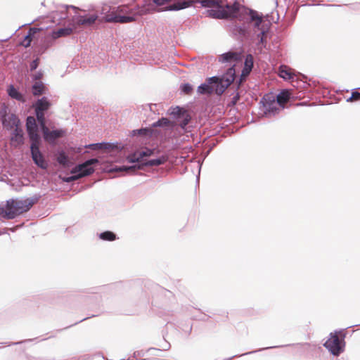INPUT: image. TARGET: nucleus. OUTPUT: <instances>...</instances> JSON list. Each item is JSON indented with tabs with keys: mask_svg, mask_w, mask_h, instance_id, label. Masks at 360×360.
I'll list each match as a JSON object with an SVG mask.
<instances>
[{
	"mask_svg": "<svg viewBox=\"0 0 360 360\" xmlns=\"http://www.w3.org/2000/svg\"><path fill=\"white\" fill-rule=\"evenodd\" d=\"M25 127L30 143L41 141L36 118L27 116Z\"/></svg>",
	"mask_w": 360,
	"mask_h": 360,
	"instance_id": "ddd939ff",
	"label": "nucleus"
},
{
	"mask_svg": "<svg viewBox=\"0 0 360 360\" xmlns=\"http://www.w3.org/2000/svg\"><path fill=\"white\" fill-rule=\"evenodd\" d=\"M346 7L348 8V11H358L360 8V4L359 3H354L346 5Z\"/></svg>",
	"mask_w": 360,
	"mask_h": 360,
	"instance_id": "ea45409f",
	"label": "nucleus"
},
{
	"mask_svg": "<svg viewBox=\"0 0 360 360\" xmlns=\"http://www.w3.org/2000/svg\"><path fill=\"white\" fill-rule=\"evenodd\" d=\"M292 98L291 92L288 89H283L276 96L272 94H265L261 99L263 112L266 117H271L278 115L285 108V103Z\"/></svg>",
	"mask_w": 360,
	"mask_h": 360,
	"instance_id": "39448f33",
	"label": "nucleus"
},
{
	"mask_svg": "<svg viewBox=\"0 0 360 360\" xmlns=\"http://www.w3.org/2000/svg\"><path fill=\"white\" fill-rule=\"evenodd\" d=\"M56 160L57 162L63 167H68L70 165L69 157L63 150H58L56 152Z\"/></svg>",
	"mask_w": 360,
	"mask_h": 360,
	"instance_id": "4be33fe9",
	"label": "nucleus"
},
{
	"mask_svg": "<svg viewBox=\"0 0 360 360\" xmlns=\"http://www.w3.org/2000/svg\"><path fill=\"white\" fill-rule=\"evenodd\" d=\"M34 21L31 22H29L27 23V25H31Z\"/></svg>",
	"mask_w": 360,
	"mask_h": 360,
	"instance_id": "5fc2aeb1",
	"label": "nucleus"
},
{
	"mask_svg": "<svg viewBox=\"0 0 360 360\" xmlns=\"http://www.w3.org/2000/svg\"><path fill=\"white\" fill-rule=\"evenodd\" d=\"M73 32L72 27H60L56 30H53L51 32V37L49 41H46L40 49V52L44 53L48 48L52 45V41L61 37H65L71 34Z\"/></svg>",
	"mask_w": 360,
	"mask_h": 360,
	"instance_id": "2eb2a0df",
	"label": "nucleus"
},
{
	"mask_svg": "<svg viewBox=\"0 0 360 360\" xmlns=\"http://www.w3.org/2000/svg\"><path fill=\"white\" fill-rule=\"evenodd\" d=\"M345 333L342 330L335 331L330 333V338L325 342L323 346L333 355L339 356L345 347Z\"/></svg>",
	"mask_w": 360,
	"mask_h": 360,
	"instance_id": "9d476101",
	"label": "nucleus"
},
{
	"mask_svg": "<svg viewBox=\"0 0 360 360\" xmlns=\"http://www.w3.org/2000/svg\"><path fill=\"white\" fill-rule=\"evenodd\" d=\"M240 94L238 92H237L235 95H233V98H231V104L232 105H236V103L240 100Z\"/></svg>",
	"mask_w": 360,
	"mask_h": 360,
	"instance_id": "79ce46f5",
	"label": "nucleus"
},
{
	"mask_svg": "<svg viewBox=\"0 0 360 360\" xmlns=\"http://www.w3.org/2000/svg\"><path fill=\"white\" fill-rule=\"evenodd\" d=\"M243 20V26L234 27L233 34L243 39L256 41V46L260 53L264 49H267V39L270 37V22L264 20L262 14L251 8L245 9Z\"/></svg>",
	"mask_w": 360,
	"mask_h": 360,
	"instance_id": "f257e3e1",
	"label": "nucleus"
},
{
	"mask_svg": "<svg viewBox=\"0 0 360 360\" xmlns=\"http://www.w3.org/2000/svg\"><path fill=\"white\" fill-rule=\"evenodd\" d=\"M213 80H215V77L207 78L205 83L201 84L198 87V93L202 95H211L213 94V89H212V81Z\"/></svg>",
	"mask_w": 360,
	"mask_h": 360,
	"instance_id": "412c9836",
	"label": "nucleus"
},
{
	"mask_svg": "<svg viewBox=\"0 0 360 360\" xmlns=\"http://www.w3.org/2000/svg\"><path fill=\"white\" fill-rule=\"evenodd\" d=\"M0 120L3 127L7 130L13 129L14 127L20 124L18 117L14 112H12L5 103L0 105Z\"/></svg>",
	"mask_w": 360,
	"mask_h": 360,
	"instance_id": "9b49d317",
	"label": "nucleus"
},
{
	"mask_svg": "<svg viewBox=\"0 0 360 360\" xmlns=\"http://www.w3.org/2000/svg\"><path fill=\"white\" fill-rule=\"evenodd\" d=\"M141 352H139V351H138V352H134V356H140V355H141Z\"/></svg>",
	"mask_w": 360,
	"mask_h": 360,
	"instance_id": "49530a36",
	"label": "nucleus"
},
{
	"mask_svg": "<svg viewBox=\"0 0 360 360\" xmlns=\"http://www.w3.org/2000/svg\"><path fill=\"white\" fill-rule=\"evenodd\" d=\"M83 321H85V319H81L80 322H82Z\"/></svg>",
	"mask_w": 360,
	"mask_h": 360,
	"instance_id": "603ef678",
	"label": "nucleus"
},
{
	"mask_svg": "<svg viewBox=\"0 0 360 360\" xmlns=\"http://www.w3.org/2000/svg\"><path fill=\"white\" fill-rule=\"evenodd\" d=\"M83 321H85V319H81L80 322H82Z\"/></svg>",
	"mask_w": 360,
	"mask_h": 360,
	"instance_id": "864d4df0",
	"label": "nucleus"
},
{
	"mask_svg": "<svg viewBox=\"0 0 360 360\" xmlns=\"http://www.w3.org/2000/svg\"><path fill=\"white\" fill-rule=\"evenodd\" d=\"M167 161L166 156L162 155L157 158L150 159L148 161H145L143 164H136L133 165H122L115 166L110 169L111 172H125L132 173L136 170L143 169L145 167H153L160 166L165 164Z\"/></svg>",
	"mask_w": 360,
	"mask_h": 360,
	"instance_id": "1a4fd4ad",
	"label": "nucleus"
},
{
	"mask_svg": "<svg viewBox=\"0 0 360 360\" xmlns=\"http://www.w3.org/2000/svg\"><path fill=\"white\" fill-rule=\"evenodd\" d=\"M173 123L167 118L162 117L152 124L153 128L143 127L131 131L132 136H142L144 138L162 137L163 131L170 130L173 128Z\"/></svg>",
	"mask_w": 360,
	"mask_h": 360,
	"instance_id": "423d86ee",
	"label": "nucleus"
},
{
	"mask_svg": "<svg viewBox=\"0 0 360 360\" xmlns=\"http://www.w3.org/2000/svg\"><path fill=\"white\" fill-rule=\"evenodd\" d=\"M8 95L18 101L24 103L25 98L22 93H20L13 84L8 86L7 89Z\"/></svg>",
	"mask_w": 360,
	"mask_h": 360,
	"instance_id": "b1692460",
	"label": "nucleus"
},
{
	"mask_svg": "<svg viewBox=\"0 0 360 360\" xmlns=\"http://www.w3.org/2000/svg\"><path fill=\"white\" fill-rule=\"evenodd\" d=\"M39 64V58H37L36 59L33 60L30 64V71L32 72V71L35 70L38 68Z\"/></svg>",
	"mask_w": 360,
	"mask_h": 360,
	"instance_id": "a19ab883",
	"label": "nucleus"
},
{
	"mask_svg": "<svg viewBox=\"0 0 360 360\" xmlns=\"http://www.w3.org/2000/svg\"><path fill=\"white\" fill-rule=\"evenodd\" d=\"M11 141L15 146H19L24 143L23 131L19 126L14 127L11 136Z\"/></svg>",
	"mask_w": 360,
	"mask_h": 360,
	"instance_id": "6ab92c4d",
	"label": "nucleus"
},
{
	"mask_svg": "<svg viewBox=\"0 0 360 360\" xmlns=\"http://www.w3.org/2000/svg\"><path fill=\"white\" fill-rule=\"evenodd\" d=\"M35 116L39 127H40L41 131L43 134L44 131H46V130L49 129L46 124L45 115L38 112L35 114Z\"/></svg>",
	"mask_w": 360,
	"mask_h": 360,
	"instance_id": "cd10ccee",
	"label": "nucleus"
},
{
	"mask_svg": "<svg viewBox=\"0 0 360 360\" xmlns=\"http://www.w3.org/2000/svg\"><path fill=\"white\" fill-rule=\"evenodd\" d=\"M32 91L34 96H39L44 94L46 91V86L43 82L41 81L35 82L32 86Z\"/></svg>",
	"mask_w": 360,
	"mask_h": 360,
	"instance_id": "393cba45",
	"label": "nucleus"
},
{
	"mask_svg": "<svg viewBox=\"0 0 360 360\" xmlns=\"http://www.w3.org/2000/svg\"><path fill=\"white\" fill-rule=\"evenodd\" d=\"M24 25H21V26H18V30H18L21 27H22V26H24Z\"/></svg>",
	"mask_w": 360,
	"mask_h": 360,
	"instance_id": "8fccbe9b",
	"label": "nucleus"
},
{
	"mask_svg": "<svg viewBox=\"0 0 360 360\" xmlns=\"http://www.w3.org/2000/svg\"><path fill=\"white\" fill-rule=\"evenodd\" d=\"M65 134V130L62 129H53L50 131L49 129L44 131V139L49 143H54L55 141L60 137H63Z\"/></svg>",
	"mask_w": 360,
	"mask_h": 360,
	"instance_id": "f3484780",
	"label": "nucleus"
},
{
	"mask_svg": "<svg viewBox=\"0 0 360 360\" xmlns=\"http://www.w3.org/2000/svg\"><path fill=\"white\" fill-rule=\"evenodd\" d=\"M41 195L36 194L25 199H9L5 205H0V215L6 219H13L28 212L40 199Z\"/></svg>",
	"mask_w": 360,
	"mask_h": 360,
	"instance_id": "20e7f679",
	"label": "nucleus"
},
{
	"mask_svg": "<svg viewBox=\"0 0 360 360\" xmlns=\"http://www.w3.org/2000/svg\"><path fill=\"white\" fill-rule=\"evenodd\" d=\"M98 236L100 239L106 241H113L117 238L116 234L110 231L101 232Z\"/></svg>",
	"mask_w": 360,
	"mask_h": 360,
	"instance_id": "c85d7f7f",
	"label": "nucleus"
},
{
	"mask_svg": "<svg viewBox=\"0 0 360 360\" xmlns=\"http://www.w3.org/2000/svg\"><path fill=\"white\" fill-rule=\"evenodd\" d=\"M254 65V58L251 54H248L245 58L243 68L252 70Z\"/></svg>",
	"mask_w": 360,
	"mask_h": 360,
	"instance_id": "f704fd0d",
	"label": "nucleus"
},
{
	"mask_svg": "<svg viewBox=\"0 0 360 360\" xmlns=\"http://www.w3.org/2000/svg\"><path fill=\"white\" fill-rule=\"evenodd\" d=\"M360 88H356L352 90L349 96H345V98L347 102L357 101L360 100V92L359 90Z\"/></svg>",
	"mask_w": 360,
	"mask_h": 360,
	"instance_id": "473e14b6",
	"label": "nucleus"
},
{
	"mask_svg": "<svg viewBox=\"0 0 360 360\" xmlns=\"http://www.w3.org/2000/svg\"><path fill=\"white\" fill-rule=\"evenodd\" d=\"M235 67L236 65L233 64L221 77H215V80L212 81L213 93L217 95H221L226 89L233 82L236 78Z\"/></svg>",
	"mask_w": 360,
	"mask_h": 360,
	"instance_id": "0eeeda50",
	"label": "nucleus"
},
{
	"mask_svg": "<svg viewBox=\"0 0 360 360\" xmlns=\"http://www.w3.org/2000/svg\"><path fill=\"white\" fill-rule=\"evenodd\" d=\"M42 77H43V73L40 70V71L36 72V74L33 76V79L36 81H39L42 78Z\"/></svg>",
	"mask_w": 360,
	"mask_h": 360,
	"instance_id": "37998d69",
	"label": "nucleus"
},
{
	"mask_svg": "<svg viewBox=\"0 0 360 360\" xmlns=\"http://www.w3.org/2000/svg\"><path fill=\"white\" fill-rule=\"evenodd\" d=\"M69 8L76 10L77 7L75 6L60 5L57 8V10L52 13L51 15V21L53 23L60 25L63 22L68 18V10Z\"/></svg>",
	"mask_w": 360,
	"mask_h": 360,
	"instance_id": "4468645a",
	"label": "nucleus"
},
{
	"mask_svg": "<svg viewBox=\"0 0 360 360\" xmlns=\"http://www.w3.org/2000/svg\"><path fill=\"white\" fill-rule=\"evenodd\" d=\"M180 90L184 94L189 95L193 92V87L189 83H184L181 84Z\"/></svg>",
	"mask_w": 360,
	"mask_h": 360,
	"instance_id": "c9c22d12",
	"label": "nucleus"
},
{
	"mask_svg": "<svg viewBox=\"0 0 360 360\" xmlns=\"http://www.w3.org/2000/svg\"><path fill=\"white\" fill-rule=\"evenodd\" d=\"M41 141L30 143L31 156L34 164L42 169H46L48 163L39 149Z\"/></svg>",
	"mask_w": 360,
	"mask_h": 360,
	"instance_id": "f8f14e48",
	"label": "nucleus"
},
{
	"mask_svg": "<svg viewBox=\"0 0 360 360\" xmlns=\"http://www.w3.org/2000/svg\"><path fill=\"white\" fill-rule=\"evenodd\" d=\"M170 114L178 120L187 115L188 112L184 108L176 106L171 110Z\"/></svg>",
	"mask_w": 360,
	"mask_h": 360,
	"instance_id": "7c9ffc66",
	"label": "nucleus"
},
{
	"mask_svg": "<svg viewBox=\"0 0 360 360\" xmlns=\"http://www.w3.org/2000/svg\"><path fill=\"white\" fill-rule=\"evenodd\" d=\"M199 3L207 10L208 16L215 19L237 18L240 13L238 0H172L165 11H180Z\"/></svg>",
	"mask_w": 360,
	"mask_h": 360,
	"instance_id": "f03ea898",
	"label": "nucleus"
},
{
	"mask_svg": "<svg viewBox=\"0 0 360 360\" xmlns=\"http://www.w3.org/2000/svg\"><path fill=\"white\" fill-rule=\"evenodd\" d=\"M95 146H97L98 150H115L119 148L117 143H110V142H101L96 143Z\"/></svg>",
	"mask_w": 360,
	"mask_h": 360,
	"instance_id": "a878e982",
	"label": "nucleus"
},
{
	"mask_svg": "<svg viewBox=\"0 0 360 360\" xmlns=\"http://www.w3.org/2000/svg\"><path fill=\"white\" fill-rule=\"evenodd\" d=\"M172 3V0H144V3L142 6H146L148 9V13L150 10L153 9L155 6L165 7Z\"/></svg>",
	"mask_w": 360,
	"mask_h": 360,
	"instance_id": "5701e85b",
	"label": "nucleus"
},
{
	"mask_svg": "<svg viewBox=\"0 0 360 360\" xmlns=\"http://www.w3.org/2000/svg\"><path fill=\"white\" fill-rule=\"evenodd\" d=\"M278 75L284 79H290L292 78V75L290 70L286 66L281 65L278 69Z\"/></svg>",
	"mask_w": 360,
	"mask_h": 360,
	"instance_id": "c756f323",
	"label": "nucleus"
},
{
	"mask_svg": "<svg viewBox=\"0 0 360 360\" xmlns=\"http://www.w3.org/2000/svg\"><path fill=\"white\" fill-rule=\"evenodd\" d=\"M127 160L129 162L134 163V165L143 164V162H144L141 161V158H139V151L135 152L131 154H129L127 157Z\"/></svg>",
	"mask_w": 360,
	"mask_h": 360,
	"instance_id": "2f4dec72",
	"label": "nucleus"
},
{
	"mask_svg": "<svg viewBox=\"0 0 360 360\" xmlns=\"http://www.w3.org/2000/svg\"><path fill=\"white\" fill-rule=\"evenodd\" d=\"M81 150H82V148H78V149H77V153H80V152H81Z\"/></svg>",
	"mask_w": 360,
	"mask_h": 360,
	"instance_id": "09e8293b",
	"label": "nucleus"
},
{
	"mask_svg": "<svg viewBox=\"0 0 360 360\" xmlns=\"http://www.w3.org/2000/svg\"><path fill=\"white\" fill-rule=\"evenodd\" d=\"M94 145H96V143H91L89 145H86L84 147L86 148H90L94 150H98V148L97 147V146H94Z\"/></svg>",
	"mask_w": 360,
	"mask_h": 360,
	"instance_id": "c03bdc74",
	"label": "nucleus"
},
{
	"mask_svg": "<svg viewBox=\"0 0 360 360\" xmlns=\"http://www.w3.org/2000/svg\"><path fill=\"white\" fill-rule=\"evenodd\" d=\"M191 120V116L187 114L185 116H182L181 119H178L179 126L182 129H185Z\"/></svg>",
	"mask_w": 360,
	"mask_h": 360,
	"instance_id": "e433bc0d",
	"label": "nucleus"
},
{
	"mask_svg": "<svg viewBox=\"0 0 360 360\" xmlns=\"http://www.w3.org/2000/svg\"><path fill=\"white\" fill-rule=\"evenodd\" d=\"M153 153V150L149 148H146L143 150L139 151V158L142 160L144 157H149Z\"/></svg>",
	"mask_w": 360,
	"mask_h": 360,
	"instance_id": "58836bf2",
	"label": "nucleus"
},
{
	"mask_svg": "<svg viewBox=\"0 0 360 360\" xmlns=\"http://www.w3.org/2000/svg\"><path fill=\"white\" fill-rule=\"evenodd\" d=\"M136 0L133 4H122L116 8V11L107 13L103 17L108 22L127 23L136 20V16L148 13L146 6L136 4Z\"/></svg>",
	"mask_w": 360,
	"mask_h": 360,
	"instance_id": "7ed1b4c3",
	"label": "nucleus"
},
{
	"mask_svg": "<svg viewBox=\"0 0 360 360\" xmlns=\"http://www.w3.org/2000/svg\"><path fill=\"white\" fill-rule=\"evenodd\" d=\"M160 347H161V349H156L154 347L149 348L148 352L160 351V350L167 351V350L169 349L170 344L168 342H167L166 340H164L163 342L160 345Z\"/></svg>",
	"mask_w": 360,
	"mask_h": 360,
	"instance_id": "4c0bfd02",
	"label": "nucleus"
},
{
	"mask_svg": "<svg viewBox=\"0 0 360 360\" xmlns=\"http://www.w3.org/2000/svg\"><path fill=\"white\" fill-rule=\"evenodd\" d=\"M327 6H340V5H336V4H327Z\"/></svg>",
	"mask_w": 360,
	"mask_h": 360,
	"instance_id": "de8ad7c7",
	"label": "nucleus"
},
{
	"mask_svg": "<svg viewBox=\"0 0 360 360\" xmlns=\"http://www.w3.org/2000/svg\"><path fill=\"white\" fill-rule=\"evenodd\" d=\"M35 32H36L35 28L30 29L27 32V34L24 37V39H23L22 41L20 43V44L25 48L30 47L31 45L32 37Z\"/></svg>",
	"mask_w": 360,
	"mask_h": 360,
	"instance_id": "bb28decb",
	"label": "nucleus"
},
{
	"mask_svg": "<svg viewBox=\"0 0 360 360\" xmlns=\"http://www.w3.org/2000/svg\"><path fill=\"white\" fill-rule=\"evenodd\" d=\"M51 103L46 96H43L42 98H39L33 104V108L34 109L35 114L38 112L44 114L45 112L49 109Z\"/></svg>",
	"mask_w": 360,
	"mask_h": 360,
	"instance_id": "a211bd4d",
	"label": "nucleus"
},
{
	"mask_svg": "<svg viewBox=\"0 0 360 360\" xmlns=\"http://www.w3.org/2000/svg\"><path fill=\"white\" fill-rule=\"evenodd\" d=\"M98 18L97 15H91L89 16L79 15L74 20L75 23L77 25L89 26L93 25Z\"/></svg>",
	"mask_w": 360,
	"mask_h": 360,
	"instance_id": "aec40b11",
	"label": "nucleus"
},
{
	"mask_svg": "<svg viewBox=\"0 0 360 360\" xmlns=\"http://www.w3.org/2000/svg\"><path fill=\"white\" fill-rule=\"evenodd\" d=\"M33 339H28V340H23V341H19V342H12L11 344H9L8 345H20V344H22V342H31L32 341Z\"/></svg>",
	"mask_w": 360,
	"mask_h": 360,
	"instance_id": "a18cd8bd",
	"label": "nucleus"
},
{
	"mask_svg": "<svg viewBox=\"0 0 360 360\" xmlns=\"http://www.w3.org/2000/svg\"><path fill=\"white\" fill-rule=\"evenodd\" d=\"M243 54L241 51H229L219 56V62L221 63H236L242 61Z\"/></svg>",
	"mask_w": 360,
	"mask_h": 360,
	"instance_id": "dca6fc26",
	"label": "nucleus"
},
{
	"mask_svg": "<svg viewBox=\"0 0 360 360\" xmlns=\"http://www.w3.org/2000/svg\"><path fill=\"white\" fill-rule=\"evenodd\" d=\"M99 164L98 158H90L82 163L77 165L71 170L72 176L67 179L70 180L79 179L92 174L95 171V167Z\"/></svg>",
	"mask_w": 360,
	"mask_h": 360,
	"instance_id": "6e6552de",
	"label": "nucleus"
},
{
	"mask_svg": "<svg viewBox=\"0 0 360 360\" xmlns=\"http://www.w3.org/2000/svg\"><path fill=\"white\" fill-rule=\"evenodd\" d=\"M83 321H85V319H81L80 322H82Z\"/></svg>",
	"mask_w": 360,
	"mask_h": 360,
	"instance_id": "3c124183",
	"label": "nucleus"
},
{
	"mask_svg": "<svg viewBox=\"0 0 360 360\" xmlns=\"http://www.w3.org/2000/svg\"><path fill=\"white\" fill-rule=\"evenodd\" d=\"M251 72H252V70H250L249 69H247L245 68H243L240 78H239L238 84L237 85V89L239 88L240 84L243 83L246 80L247 77L250 75Z\"/></svg>",
	"mask_w": 360,
	"mask_h": 360,
	"instance_id": "72a5a7b5",
	"label": "nucleus"
}]
</instances>
